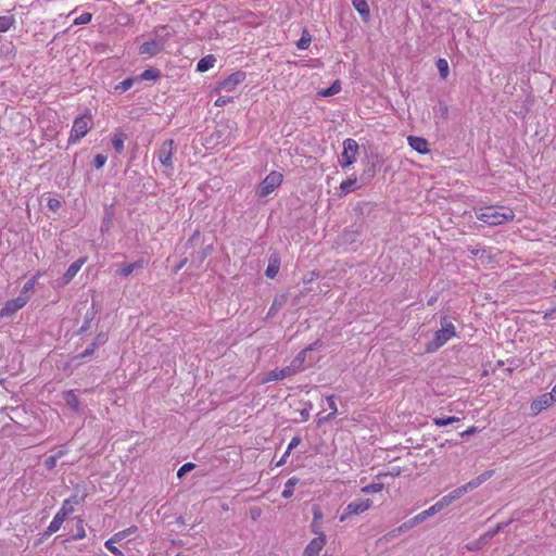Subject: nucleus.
Segmentation results:
<instances>
[{
    "label": "nucleus",
    "mask_w": 556,
    "mask_h": 556,
    "mask_svg": "<svg viewBox=\"0 0 556 556\" xmlns=\"http://www.w3.org/2000/svg\"><path fill=\"white\" fill-rule=\"evenodd\" d=\"M514 217V211L506 206L491 205L477 212V218L491 226L505 224L513 220Z\"/></svg>",
    "instance_id": "f257e3e1"
},
{
    "label": "nucleus",
    "mask_w": 556,
    "mask_h": 556,
    "mask_svg": "<svg viewBox=\"0 0 556 556\" xmlns=\"http://www.w3.org/2000/svg\"><path fill=\"white\" fill-rule=\"evenodd\" d=\"M455 336V327L446 317L441 318V328L435 331L433 340L428 345V351H434L444 345Z\"/></svg>",
    "instance_id": "f03ea898"
},
{
    "label": "nucleus",
    "mask_w": 556,
    "mask_h": 556,
    "mask_svg": "<svg viewBox=\"0 0 556 556\" xmlns=\"http://www.w3.org/2000/svg\"><path fill=\"white\" fill-rule=\"evenodd\" d=\"M161 30L164 31L165 27H161ZM168 37H169L168 33L160 34V29L156 30L154 38L143 42L140 46L139 53L148 54L150 56L160 53L163 50L164 45H165L166 40L168 39Z\"/></svg>",
    "instance_id": "7ed1b4c3"
},
{
    "label": "nucleus",
    "mask_w": 556,
    "mask_h": 556,
    "mask_svg": "<svg viewBox=\"0 0 556 556\" xmlns=\"http://www.w3.org/2000/svg\"><path fill=\"white\" fill-rule=\"evenodd\" d=\"M282 182V175L278 172H270L256 189V194L261 198L267 197Z\"/></svg>",
    "instance_id": "20e7f679"
},
{
    "label": "nucleus",
    "mask_w": 556,
    "mask_h": 556,
    "mask_svg": "<svg viewBox=\"0 0 556 556\" xmlns=\"http://www.w3.org/2000/svg\"><path fill=\"white\" fill-rule=\"evenodd\" d=\"M92 126L90 116L83 115L74 121V125L70 136V142H76L87 135Z\"/></svg>",
    "instance_id": "39448f33"
},
{
    "label": "nucleus",
    "mask_w": 556,
    "mask_h": 556,
    "mask_svg": "<svg viewBox=\"0 0 556 556\" xmlns=\"http://www.w3.org/2000/svg\"><path fill=\"white\" fill-rule=\"evenodd\" d=\"M136 531V527L128 528L126 530L115 533L111 539L105 542V547L116 556H125L114 544L121 542L126 536L130 535Z\"/></svg>",
    "instance_id": "423d86ee"
},
{
    "label": "nucleus",
    "mask_w": 556,
    "mask_h": 556,
    "mask_svg": "<svg viewBox=\"0 0 556 556\" xmlns=\"http://www.w3.org/2000/svg\"><path fill=\"white\" fill-rule=\"evenodd\" d=\"M174 141L172 139L163 142L159 150V160L165 167L173 166Z\"/></svg>",
    "instance_id": "0eeeda50"
},
{
    "label": "nucleus",
    "mask_w": 556,
    "mask_h": 556,
    "mask_svg": "<svg viewBox=\"0 0 556 556\" xmlns=\"http://www.w3.org/2000/svg\"><path fill=\"white\" fill-rule=\"evenodd\" d=\"M555 401H556V395H554V392L552 390L549 393H545V394L541 395L540 397H538L536 400H534L531 403V410L534 414H538V413L542 412L543 409H546L547 407H549Z\"/></svg>",
    "instance_id": "6e6552de"
},
{
    "label": "nucleus",
    "mask_w": 556,
    "mask_h": 556,
    "mask_svg": "<svg viewBox=\"0 0 556 556\" xmlns=\"http://www.w3.org/2000/svg\"><path fill=\"white\" fill-rule=\"evenodd\" d=\"M26 303L27 299L25 296L20 295L15 299L8 301L1 308L0 314L1 316H11L16 311L21 309Z\"/></svg>",
    "instance_id": "1a4fd4ad"
},
{
    "label": "nucleus",
    "mask_w": 556,
    "mask_h": 556,
    "mask_svg": "<svg viewBox=\"0 0 556 556\" xmlns=\"http://www.w3.org/2000/svg\"><path fill=\"white\" fill-rule=\"evenodd\" d=\"M326 539L324 533H319V536L314 538L305 547L303 556H318L325 546Z\"/></svg>",
    "instance_id": "9d476101"
},
{
    "label": "nucleus",
    "mask_w": 556,
    "mask_h": 556,
    "mask_svg": "<svg viewBox=\"0 0 556 556\" xmlns=\"http://www.w3.org/2000/svg\"><path fill=\"white\" fill-rule=\"evenodd\" d=\"M245 78V73L236 72L229 75L219 84V89L231 91L238 84L242 83Z\"/></svg>",
    "instance_id": "9b49d317"
},
{
    "label": "nucleus",
    "mask_w": 556,
    "mask_h": 556,
    "mask_svg": "<svg viewBox=\"0 0 556 556\" xmlns=\"http://www.w3.org/2000/svg\"><path fill=\"white\" fill-rule=\"evenodd\" d=\"M372 177H374V169H372V167H370L367 170H365L361 175L359 179H357V177H354V178L350 177V181H349L350 192L361 188L363 185H365L367 181H369V179L372 178Z\"/></svg>",
    "instance_id": "f8f14e48"
},
{
    "label": "nucleus",
    "mask_w": 556,
    "mask_h": 556,
    "mask_svg": "<svg viewBox=\"0 0 556 556\" xmlns=\"http://www.w3.org/2000/svg\"><path fill=\"white\" fill-rule=\"evenodd\" d=\"M407 140L412 149H414L418 153L426 154L429 152V143L425 138L409 136Z\"/></svg>",
    "instance_id": "ddd939ff"
},
{
    "label": "nucleus",
    "mask_w": 556,
    "mask_h": 556,
    "mask_svg": "<svg viewBox=\"0 0 556 556\" xmlns=\"http://www.w3.org/2000/svg\"><path fill=\"white\" fill-rule=\"evenodd\" d=\"M84 263L85 258H78L72 263L62 277V285H67L76 276Z\"/></svg>",
    "instance_id": "4468645a"
},
{
    "label": "nucleus",
    "mask_w": 556,
    "mask_h": 556,
    "mask_svg": "<svg viewBox=\"0 0 556 556\" xmlns=\"http://www.w3.org/2000/svg\"><path fill=\"white\" fill-rule=\"evenodd\" d=\"M352 4L361 15L363 22L368 23L370 21V9L367 0H352Z\"/></svg>",
    "instance_id": "2eb2a0df"
},
{
    "label": "nucleus",
    "mask_w": 556,
    "mask_h": 556,
    "mask_svg": "<svg viewBox=\"0 0 556 556\" xmlns=\"http://www.w3.org/2000/svg\"><path fill=\"white\" fill-rule=\"evenodd\" d=\"M293 376V369H290L289 366L281 368V369H275L271 370L266 378H264V382H268L271 380H282L287 377Z\"/></svg>",
    "instance_id": "dca6fc26"
},
{
    "label": "nucleus",
    "mask_w": 556,
    "mask_h": 556,
    "mask_svg": "<svg viewBox=\"0 0 556 556\" xmlns=\"http://www.w3.org/2000/svg\"><path fill=\"white\" fill-rule=\"evenodd\" d=\"M372 505V502L369 498H357L350 503V515L351 514H361Z\"/></svg>",
    "instance_id": "f3484780"
},
{
    "label": "nucleus",
    "mask_w": 556,
    "mask_h": 556,
    "mask_svg": "<svg viewBox=\"0 0 556 556\" xmlns=\"http://www.w3.org/2000/svg\"><path fill=\"white\" fill-rule=\"evenodd\" d=\"M312 348L308 346L304 350H302L294 358L293 361L291 362V364L289 365V368L290 369H293V375L300 372L303 370V364L305 362V357H306V353L311 350Z\"/></svg>",
    "instance_id": "a211bd4d"
},
{
    "label": "nucleus",
    "mask_w": 556,
    "mask_h": 556,
    "mask_svg": "<svg viewBox=\"0 0 556 556\" xmlns=\"http://www.w3.org/2000/svg\"><path fill=\"white\" fill-rule=\"evenodd\" d=\"M279 267H280V258H279L278 254H271L269 257V261H268V266L266 268L265 275L268 278L274 279L279 271Z\"/></svg>",
    "instance_id": "6ab92c4d"
},
{
    "label": "nucleus",
    "mask_w": 556,
    "mask_h": 556,
    "mask_svg": "<svg viewBox=\"0 0 556 556\" xmlns=\"http://www.w3.org/2000/svg\"><path fill=\"white\" fill-rule=\"evenodd\" d=\"M144 266V261L143 260H139V261H136L134 263H129V264H122L121 265V268L118 270V274L123 277H127L129 276L134 270L138 269V268H142Z\"/></svg>",
    "instance_id": "aec40b11"
},
{
    "label": "nucleus",
    "mask_w": 556,
    "mask_h": 556,
    "mask_svg": "<svg viewBox=\"0 0 556 556\" xmlns=\"http://www.w3.org/2000/svg\"><path fill=\"white\" fill-rule=\"evenodd\" d=\"M66 518L64 516H62L61 514L56 513L55 516L53 517L52 521L50 522L47 531H46V535H51L52 533L56 532L60 530L62 523L64 522Z\"/></svg>",
    "instance_id": "412c9836"
},
{
    "label": "nucleus",
    "mask_w": 556,
    "mask_h": 556,
    "mask_svg": "<svg viewBox=\"0 0 556 556\" xmlns=\"http://www.w3.org/2000/svg\"><path fill=\"white\" fill-rule=\"evenodd\" d=\"M215 62H216L215 56L212 54H208V55L202 58L198 62L197 70L199 72H206L214 66Z\"/></svg>",
    "instance_id": "4be33fe9"
},
{
    "label": "nucleus",
    "mask_w": 556,
    "mask_h": 556,
    "mask_svg": "<svg viewBox=\"0 0 556 556\" xmlns=\"http://www.w3.org/2000/svg\"><path fill=\"white\" fill-rule=\"evenodd\" d=\"M287 303V295L280 294L274 299V302L269 308L268 315L274 316L282 306Z\"/></svg>",
    "instance_id": "5701e85b"
},
{
    "label": "nucleus",
    "mask_w": 556,
    "mask_h": 556,
    "mask_svg": "<svg viewBox=\"0 0 556 556\" xmlns=\"http://www.w3.org/2000/svg\"><path fill=\"white\" fill-rule=\"evenodd\" d=\"M64 400L72 409L78 410L79 400L73 390H70L64 393Z\"/></svg>",
    "instance_id": "b1692460"
},
{
    "label": "nucleus",
    "mask_w": 556,
    "mask_h": 556,
    "mask_svg": "<svg viewBox=\"0 0 556 556\" xmlns=\"http://www.w3.org/2000/svg\"><path fill=\"white\" fill-rule=\"evenodd\" d=\"M299 479L296 477L290 478L286 484L285 490L282 491V497L290 498L293 495L294 486L298 484Z\"/></svg>",
    "instance_id": "393cba45"
},
{
    "label": "nucleus",
    "mask_w": 556,
    "mask_h": 556,
    "mask_svg": "<svg viewBox=\"0 0 556 556\" xmlns=\"http://www.w3.org/2000/svg\"><path fill=\"white\" fill-rule=\"evenodd\" d=\"M437 513H439V509L437 507L435 504H433L432 506H430L428 509L419 513L418 515L415 516V518L417 519V521L419 523L424 522L426 519H428L429 517L435 515Z\"/></svg>",
    "instance_id": "a878e982"
},
{
    "label": "nucleus",
    "mask_w": 556,
    "mask_h": 556,
    "mask_svg": "<svg viewBox=\"0 0 556 556\" xmlns=\"http://www.w3.org/2000/svg\"><path fill=\"white\" fill-rule=\"evenodd\" d=\"M340 90H341V84L339 80H337L329 88L319 90L318 96L330 97V96L337 94Z\"/></svg>",
    "instance_id": "bb28decb"
},
{
    "label": "nucleus",
    "mask_w": 556,
    "mask_h": 556,
    "mask_svg": "<svg viewBox=\"0 0 556 556\" xmlns=\"http://www.w3.org/2000/svg\"><path fill=\"white\" fill-rule=\"evenodd\" d=\"M508 523L501 522L497 523L493 529L486 531L482 534L483 540L485 543H488L490 540H492L500 531H502Z\"/></svg>",
    "instance_id": "cd10ccee"
},
{
    "label": "nucleus",
    "mask_w": 556,
    "mask_h": 556,
    "mask_svg": "<svg viewBox=\"0 0 556 556\" xmlns=\"http://www.w3.org/2000/svg\"><path fill=\"white\" fill-rule=\"evenodd\" d=\"M459 418L456 416L451 417H435L433 418V424L438 427H444L454 422H458Z\"/></svg>",
    "instance_id": "c85d7f7f"
},
{
    "label": "nucleus",
    "mask_w": 556,
    "mask_h": 556,
    "mask_svg": "<svg viewBox=\"0 0 556 556\" xmlns=\"http://www.w3.org/2000/svg\"><path fill=\"white\" fill-rule=\"evenodd\" d=\"M14 23L12 15L0 16V33L8 31Z\"/></svg>",
    "instance_id": "c756f323"
},
{
    "label": "nucleus",
    "mask_w": 556,
    "mask_h": 556,
    "mask_svg": "<svg viewBox=\"0 0 556 556\" xmlns=\"http://www.w3.org/2000/svg\"><path fill=\"white\" fill-rule=\"evenodd\" d=\"M311 40H312V37H311L309 33L306 29H304L302 33V37L296 42V47L301 50H305L308 48Z\"/></svg>",
    "instance_id": "7c9ffc66"
},
{
    "label": "nucleus",
    "mask_w": 556,
    "mask_h": 556,
    "mask_svg": "<svg viewBox=\"0 0 556 556\" xmlns=\"http://www.w3.org/2000/svg\"><path fill=\"white\" fill-rule=\"evenodd\" d=\"M124 140H125V135H123V134L115 135L113 137L112 144L117 153H122L124 151Z\"/></svg>",
    "instance_id": "2f4dec72"
},
{
    "label": "nucleus",
    "mask_w": 556,
    "mask_h": 556,
    "mask_svg": "<svg viewBox=\"0 0 556 556\" xmlns=\"http://www.w3.org/2000/svg\"><path fill=\"white\" fill-rule=\"evenodd\" d=\"M438 70L442 78H446L448 75V64L445 59H439L437 62Z\"/></svg>",
    "instance_id": "473e14b6"
},
{
    "label": "nucleus",
    "mask_w": 556,
    "mask_h": 556,
    "mask_svg": "<svg viewBox=\"0 0 556 556\" xmlns=\"http://www.w3.org/2000/svg\"><path fill=\"white\" fill-rule=\"evenodd\" d=\"M417 525H419V522L417 521V519L415 517H413L412 519L405 521L400 527H397L396 531L403 533V532L414 528Z\"/></svg>",
    "instance_id": "72a5a7b5"
},
{
    "label": "nucleus",
    "mask_w": 556,
    "mask_h": 556,
    "mask_svg": "<svg viewBox=\"0 0 556 556\" xmlns=\"http://www.w3.org/2000/svg\"><path fill=\"white\" fill-rule=\"evenodd\" d=\"M417 525H419V522L417 521V519L415 517H413L412 519L405 521L400 527H397L396 531L403 533V532L414 528Z\"/></svg>",
    "instance_id": "f704fd0d"
},
{
    "label": "nucleus",
    "mask_w": 556,
    "mask_h": 556,
    "mask_svg": "<svg viewBox=\"0 0 556 556\" xmlns=\"http://www.w3.org/2000/svg\"><path fill=\"white\" fill-rule=\"evenodd\" d=\"M160 77V72L154 68L146 70L141 75L140 78L144 80H154Z\"/></svg>",
    "instance_id": "c9c22d12"
},
{
    "label": "nucleus",
    "mask_w": 556,
    "mask_h": 556,
    "mask_svg": "<svg viewBox=\"0 0 556 556\" xmlns=\"http://www.w3.org/2000/svg\"><path fill=\"white\" fill-rule=\"evenodd\" d=\"M485 544L486 543H485V541L483 540V538L481 535L478 540H475V541L468 543L466 545V547H467L468 551H479Z\"/></svg>",
    "instance_id": "e433bc0d"
},
{
    "label": "nucleus",
    "mask_w": 556,
    "mask_h": 556,
    "mask_svg": "<svg viewBox=\"0 0 556 556\" xmlns=\"http://www.w3.org/2000/svg\"><path fill=\"white\" fill-rule=\"evenodd\" d=\"M382 489H383L382 483H371L369 485L362 488V492H364L366 494L376 493V492H380Z\"/></svg>",
    "instance_id": "4c0bfd02"
},
{
    "label": "nucleus",
    "mask_w": 556,
    "mask_h": 556,
    "mask_svg": "<svg viewBox=\"0 0 556 556\" xmlns=\"http://www.w3.org/2000/svg\"><path fill=\"white\" fill-rule=\"evenodd\" d=\"M342 147H343V150H342L341 155L339 156V162H340L342 167H345V166H348V155H349V152H348V140L343 141Z\"/></svg>",
    "instance_id": "58836bf2"
},
{
    "label": "nucleus",
    "mask_w": 556,
    "mask_h": 556,
    "mask_svg": "<svg viewBox=\"0 0 556 556\" xmlns=\"http://www.w3.org/2000/svg\"><path fill=\"white\" fill-rule=\"evenodd\" d=\"M74 511L73 505H71V501H64L61 509L58 511L65 518Z\"/></svg>",
    "instance_id": "ea45409f"
},
{
    "label": "nucleus",
    "mask_w": 556,
    "mask_h": 556,
    "mask_svg": "<svg viewBox=\"0 0 556 556\" xmlns=\"http://www.w3.org/2000/svg\"><path fill=\"white\" fill-rule=\"evenodd\" d=\"M62 455V452H59L58 454L55 455H52V456H49L46 460H45V466L47 469L51 470L53 469L55 466H56V460L58 458Z\"/></svg>",
    "instance_id": "a19ab883"
},
{
    "label": "nucleus",
    "mask_w": 556,
    "mask_h": 556,
    "mask_svg": "<svg viewBox=\"0 0 556 556\" xmlns=\"http://www.w3.org/2000/svg\"><path fill=\"white\" fill-rule=\"evenodd\" d=\"M482 484V481L481 479L478 477H476L475 479L470 480L469 482L465 483L464 484V488H466V491L467 493L477 489L478 486H480Z\"/></svg>",
    "instance_id": "79ce46f5"
},
{
    "label": "nucleus",
    "mask_w": 556,
    "mask_h": 556,
    "mask_svg": "<svg viewBox=\"0 0 556 556\" xmlns=\"http://www.w3.org/2000/svg\"><path fill=\"white\" fill-rule=\"evenodd\" d=\"M453 503L451 496L447 494V495H444L441 500H439L435 505L439 509V511H441L443 508L447 507L448 505H451Z\"/></svg>",
    "instance_id": "37998d69"
},
{
    "label": "nucleus",
    "mask_w": 556,
    "mask_h": 556,
    "mask_svg": "<svg viewBox=\"0 0 556 556\" xmlns=\"http://www.w3.org/2000/svg\"><path fill=\"white\" fill-rule=\"evenodd\" d=\"M134 81L135 80L132 78L125 79L116 86V90H119V92H125L131 88Z\"/></svg>",
    "instance_id": "c03bdc74"
},
{
    "label": "nucleus",
    "mask_w": 556,
    "mask_h": 556,
    "mask_svg": "<svg viewBox=\"0 0 556 556\" xmlns=\"http://www.w3.org/2000/svg\"><path fill=\"white\" fill-rule=\"evenodd\" d=\"M467 491H466V488H464V485L453 490L451 493H448V495L451 496L452 501H456L458 498H460L464 494H466Z\"/></svg>",
    "instance_id": "a18cd8bd"
},
{
    "label": "nucleus",
    "mask_w": 556,
    "mask_h": 556,
    "mask_svg": "<svg viewBox=\"0 0 556 556\" xmlns=\"http://www.w3.org/2000/svg\"><path fill=\"white\" fill-rule=\"evenodd\" d=\"M370 211L371 205L369 203L359 204L354 208V213L359 215L369 214Z\"/></svg>",
    "instance_id": "49530a36"
},
{
    "label": "nucleus",
    "mask_w": 556,
    "mask_h": 556,
    "mask_svg": "<svg viewBox=\"0 0 556 556\" xmlns=\"http://www.w3.org/2000/svg\"><path fill=\"white\" fill-rule=\"evenodd\" d=\"M327 403H328L329 408L331 409V413L326 417V419H328L331 416H334L337 414V412H338L337 405H336V397H334V395L328 396L327 397Z\"/></svg>",
    "instance_id": "de8ad7c7"
},
{
    "label": "nucleus",
    "mask_w": 556,
    "mask_h": 556,
    "mask_svg": "<svg viewBox=\"0 0 556 556\" xmlns=\"http://www.w3.org/2000/svg\"><path fill=\"white\" fill-rule=\"evenodd\" d=\"M90 21H91V14L83 13L80 16L75 18L74 24L75 25H85V24H88Z\"/></svg>",
    "instance_id": "09e8293b"
},
{
    "label": "nucleus",
    "mask_w": 556,
    "mask_h": 556,
    "mask_svg": "<svg viewBox=\"0 0 556 556\" xmlns=\"http://www.w3.org/2000/svg\"><path fill=\"white\" fill-rule=\"evenodd\" d=\"M437 114H440V116L442 118H447L448 116V108L445 103L443 102H440L437 110H435Z\"/></svg>",
    "instance_id": "8fccbe9b"
},
{
    "label": "nucleus",
    "mask_w": 556,
    "mask_h": 556,
    "mask_svg": "<svg viewBox=\"0 0 556 556\" xmlns=\"http://www.w3.org/2000/svg\"><path fill=\"white\" fill-rule=\"evenodd\" d=\"M105 162H106V156H105V155H103V154H97V155L94 156V159H93V165H94V167H96V168H98V169H99V168H101V167H103V166H104V164H105Z\"/></svg>",
    "instance_id": "3c124183"
},
{
    "label": "nucleus",
    "mask_w": 556,
    "mask_h": 556,
    "mask_svg": "<svg viewBox=\"0 0 556 556\" xmlns=\"http://www.w3.org/2000/svg\"><path fill=\"white\" fill-rule=\"evenodd\" d=\"M211 252H212V245L207 244L205 248L202 249L201 252L198 253L199 262L202 263Z\"/></svg>",
    "instance_id": "603ef678"
},
{
    "label": "nucleus",
    "mask_w": 556,
    "mask_h": 556,
    "mask_svg": "<svg viewBox=\"0 0 556 556\" xmlns=\"http://www.w3.org/2000/svg\"><path fill=\"white\" fill-rule=\"evenodd\" d=\"M193 468H194V465L192 463H187L179 468L177 476L179 478H181L185 473L192 470Z\"/></svg>",
    "instance_id": "864d4df0"
},
{
    "label": "nucleus",
    "mask_w": 556,
    "mask_h": 556,
    "mask_svg": "<svg viewBox=\"0 0 556 556\" xmlns=\"http://www.w3.org/2000/svg\"><path fill=\"white\" fill-rule=\"evenodd\" d=\"M106 342V336L103 334V333H100L96 337V339L93 340V342L91 343L93 345V348H98L102 344H104Z\"/></svg>",
    "instance_id": "5fc2aeb1"
},
{
    "label": "nucleus",
    "mask_w": 556,
    "mask_h": 556,
    "mask_svg": "<svg viewBox=\"0 0 556 556\" xmlns=\"http://www.w3.org/2000/svg\"><path fill=\"white\" fill-rule=\"evenodd\" d=\"M96 351V348L91 344L89 348H87L83 353L77 355L75 358L83 359L85 357L91 356Z\"/></svg>",
    "instance_id": "6e6d98bb"
},
{
    "label": "nucleus",
    "mask_w": 556,
    "mask_h": 556,
    "mask_svg": "<svg viewBox=\"0 0 556 556\" xmlns=\"http://www.w3.org/2000/svg\"><path fill=\"white\" fill-rule=\"evenodd\" d=\"M232 101V98L231 97H226V96H220L216 101H215V105L216 106H224L226 105L227 103L231 102Z\"/></svg>",
    "instance_id": "4d7b16f0"
},
{
    "label": "nucleus",
    "mask_w": 556,
    "mask_h": 556,
    "mask_svg": "<svg viewBox=\"0 0 556 556\" xmlns=\"http://www.w3.org/2000/svg\"><path fill=\"white\" fill-rule=\"evenodd\" d=\"M401 534V532H397L396 531V528L389 531L387 534L383 535L382 540H384L386 542H390L392 539L399 536Z\"/></svg>",
    "instance_id": "13d9d810"
},
{
    "label": "nucleus",
    "mask_w": 556,
    "mask_h": 556,
    "mask_svg": "<svg viewBox=\"0 0 556 556\" xmlns=\"http://www.w3.org/2000/svg\"><path fill=\"white\" fill-rule=\"evenodd\" d=\"M300 442H301V439H300L299 437H294V438H292V440H291V442L289 443L288 448H287V451H286V455H289L290 451H291L292 448H294L295 446H298V445L300 444Z\"/></svg>",
    "instance_id": "bf43d9fd"
},
{
    "label": "nucleus",
    "mask_w": 556,
    "mask_h": 556,
    "mask_svg": "<svg viewBox=\"0 0 556 556\" xmlns=\"http://www.w3.org/2000/svg\"><path fill=\"white\" fill-rule=\"evenodd\" d=\"M60 205H61V203L56 199H49V201H48V206L53 211L58 210L60 207Z\"/></svg>",
    "instance_id": "052dcab7"
},
{
    "label": "nucleus",
    "mask_w": 556,
    "mask_h": 556,
    "mask_svg": "<svg viewBox=\"0 0 556 556\" xmlns=\"http://www.w3.org/2000/svg\"><path fill=\"white\" fill-rule=\"evenodd\" d=\"M493 470H486L483 473L479 475V478L481 479L482 483L489 480L493 476Z\"/></svg>",
    "instance_id": "680f3d73"
},
{
    "label": "nucleus",
    "mask_w": 556,
    "mask_h": 556,
    "mask_svg": "<svg viewBox=\"0 0 556 556\" xmlns=\"http://www.w3.org/2000/svg\"><path fill=\"white\" fill-rule=\"evenodd\" d=\"M312 531L317 535L319 536V533H323L321 530H320V526L318 523V521H313L312 522Z\"/></svg>",
    "instance_id": "e2e57ef3"
},
{
    "label": "nucleus",
    "mask_w": 556,
    "mask_h": 556,
    "mask_svg": "<svg viewBox=\"0 0 556 556\" xmlns=\"http://www.w3.org/2000/svg\"><path fill=\"white\" fill-rule=\"evenodd\" d=\"M476 432H477V428L476 427H471V428L467 429L466 431L462 432L460 437L465 438V437L471 435V434H473Z\"/></svg>",
    "instance_id": "0e129e2a"
},
{
    "label": "nucleus",
    "mask_w": 556,
    "mask_h": 556,
    "mask_svg": "<svg viewBox=\"0 0 556 556\" xmlns=\"http://www.w3.org/2000/svg\"><path fill=\"white\" fill-rule=\"evenodd\" d=\"M349 147H350V152H352L353 150H357L358 149V144L356 143V141L350 139V143H349Z\"/></svg>",
    "instance_id": "69168bd1"
},
{
    "label": "nucleus",
    "mask_w": 556,
    "mask_h": 556,
    "mask_svg": "<svg viewBox=\"0 0 556 556\" xmlns=\"http://www.w3.org/2000/svg\"><path fill=\"white\" fill-rule=\"evenodd\" d=\"M66 501H71V505H77L79 503V498L77 495H73L71 496L70 498H67Z\"/></svg>",
    "instance_id": "338daca9"
},
{
    "label": "nucleus",
    "mask_w": 556,
    "mask_h": 556,
    "mask_svg": "<svg viewBox=\"0 0 556 556\" xmlns=\"http://www.w3.org/2000/svg\"><path fill=\"white\" fill-rule=\"evenodd\" d=\"M89 327H90V319H86L84 325L80 328V332H84V331L88 330Z\"/></svg>",
    "instance_id": "774afa93"
}]
</instances>
